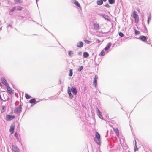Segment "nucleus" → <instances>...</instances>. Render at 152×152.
Segmentation results:
<instances>
[{
	"instance_id": "1",
	"label": "nucleus",
	"mask_w": 152,
	"mask_h": 152,
	"mask_svg": "<svg viewBox=\"0 0 152 152\" xmlns=\"http://www.w3.org/2000/svg\"><path fill=\"white\" fill-rule=\"evenodd\" d=\"M94 140L98 144H100L101 143L100 136L99 133L97 132H96V133Z\"/></svg>"
},
{
	"instance_id": "2",
	"label": "nucleus",
	"mask_w": 152,
	"mask_h": 152,
	"mask_svg": "<svg viewBox=\"0 0 152 152\" xmlns=\"http://www.w3.org/2000/svg\"><path fill=\"white\" fill-rule=\"evenodd\" d=\"M22 111V105L20 104L14 110V112L16 114H20Z\"/></svg>"
},
{
	"instance_id": "3",
	"label": "nucleus",
	"mask_w": 152,
	"mask_h": 152,
	"mask_svg": "<svg viewBox=\"0 0 152 152\" xmlns=\"http://www.w3.org/2000/svg\"><path fill=\"white\" fill-rule=\"evenodd\" d=\"M12 150L14 152H20V150L15 145H13L12 146Z\"/></svg>"
},
{
	"instance_id": "4",
	"label": "nucleus",
	"mask_w": 152,
	"mask_h": 152,
	"mask_svg": "<svg viewBox=\"0 0 152 152\" xmlns=\"http://www.w3.org/2000/svg\"><path fill=\"white\" fill-rule=\"evenodd\" d=\"M15 118V116L14 115H6V118L8 121H10L14 119Z\"/></svg>"
},
{
	"instance_id": "5",
	"label": "nucleus",
	"mask_w": 152,
	"mask_h": 152,
	"mask_svg": "<svg viewBox=\"0 0 152 152\" xmlns=\"http://www.w3.org/2000/svg\"><path fill=\"white\" fill-rule=\"evenodd\" d=\"M93 26L94 29L98 31L100 29V26L97 23H94Z\"/></svg>"
},
{
	"instance_id": "6",
	"label": "nucleus",
	"mask_w": 152,
	"mask_h": 152,
	"mask_svg": "<svg viewBox=\"0 0 152 152\" xmlns=\"http://www.w3.org/2000/svg\"><path fill=\"white\" fill-rule=\"evenodd\" d=\"M2 83L6 86L9 85L6 80L4 77H2L1 79Z\"/></svg>"
},
{
	"instance_id": "7",
	"label": "nucleus",
	"mask_w": 152,
	"mask_h": 152,
	"mask_svg": "<svg viewBox=\"0 0 152 152\" xmlns=\"http://www.w3.org/2000/svg\"><path fill=\"white\" fill-rule=\"evenodd\" d=\"M71 91L75 95H77V90L75 87L73 86L71 88Z\"/></svg>"
},
{
	"instance_id": "8",
	"label": "nucleus",
	"mask_w": 152,
	"mask_h": 152,
	"mask_svg": "<svg viewBox=\"0 0 152 152\" xmlns=\"http://www.w3.org/2000/svg\"><path fill=\"white\" fill-rule=\"evenodd\" d=\"M98 79V77H94V80L93 82V84L94 85L95 87H96V86L97 84V80Z\"/></svg>"
},
{
	"instance_id": "9",
	"label": "nucleus",
	"mask_w": 152,
	"mask_h": 152,
	"mask_svg": "<svg viewBox=\"0 0 152 152\" xmlns=\"http://www.w3.org/2000/svg\"><path fill=\"white\" fill-rule=\"evenodd\" d=\"M9 85L7 86V91L8 93H9L11 95H12V94H13V92L12 91V90L11 88L9 86Z\"/></svg>"
},
{
	"instance_id": "10",
	"label": "nucleus",
	"mask_w": 152,
	"mask_h": 152,
	"mask_svg": "<svg viewBox=\"0 0 152 152\" xmlns=\"http://www.w3.org/2000/svg\"><path fill=\"white\" fill-rule=\"evenodd\" d=\"M97 111H96V113L97 115L99 117L101 118L102 119L103 117L101 115V112H100V111L99 110L98 108H97Z\"/></svg>"
},
{
	"instance_id": "11",
	"label": "nucleus",
	"mask_w": 152,
	"mask_h": 152,
	"mask_svg": "<svg viewBox=\"0 0 152 152\" xmlns=\"http://www.w3.org/2000/svg\"><path fill=\"white\" fill-rule=\"evenodd\" d=\"M15 125L14 124L10 126V131L11 134H12L14 132V130L15 129Z\"/></svg>"
},
{
	"instance_id": "12",
	"label": "nucleus",
	"mask_w": 152,
	"mask_h": 152,
	"mask_svg": "<svg viewBox=\"0 0 152 152\" xmlns=\"http://www.w3.org/2000/svg\"><path fill=\"white\" fill-rule=\"evenodd\" d=\"M83 45V43L81 42V41H80L77 44V46L78 47L81 48L82 47Z\"/></svg>"
},
{
	"instance_id": "13",
	"label": "nucleus",
	"mask_w": 152,
	"mask_h": 152,
	"mask_svg": "<svg viewBox=\"0 0 152 152\" xmlns=\"http://www.w3.org/2000/svg\"><path fill=\"white\" fill-rule=\"evenodd\" d=\"M100 16H102L105 20H109V17L108 15H107L105 14H103L101 13L100 14Z\"/></svg>"
},
{
	"instance_id": "14",
	"label": "nucleus",
	"mask_w": 152,
	"mask_h": 152,
	"mask_svg": "<svg viewBox=\"0 0 152 152\" xmlns=\"http://www.w3.org/2000/svg\"><path fill=\"white\" fill-rule=\"evenodd\" d=\"M139 39H140L142 41H145L147 39V38L145 36L142 35L140 36Z\"/></svg>"
},
{
	"instance_id": "15",
	"label": "nucleus",
	"mask_w": 152,
	"mask_h": 152,
	"mask_svg": "<svg viewBox=\"0 0 152 152\" xmlns=\"http://www.w3.org/2000/svg\"><path fill=\"white\" fill-rule=\"evenodd\" d=\"M111 45V43H108L107 45L104 49L105 51H107V50L110 47Z\"/></svg>"
},
{
	"instance_id": "16",
	"label": "nucleus",
	"mask_w": 152,
	"mask_h": 152,
	"mask_svg": "<svg viewBox=\"0 0 152 152\" xmlns=\"http://www.w3.org/2000/svg\"><path fill=\"white\" fill-rule=\"evenodd\" d=\"M133 16L134 19L139 17L138 15L136 14V12L135 11H134L133 12Z\"/></svg>"
},
{
	"instance_id": "17",
	"label": "nucleus",
	"mask_w": 152,
	"mask_h": 152,
	"mask_svg": "<svg viewBox=\"0 0 152 152\" xmlns=\"http://www.w3.org/2000/svg\"><path fill=\"white\" fill-rule=\"evenodd\" d=\"M83 55L84 58H87L88 57L89 55L87 52H84L83 53Z\"/></svg>"
},
{
	"instance_id": "18",
	"label": "nucleus",
	"mask_w": 152,
	"mask_h": 152,
	"mask_svg": "<svg viewBox=\"0 0 152 152\" xmlns=\"http://www.w3.org/2000/svg\"><path fill=\"white\" fill-rule=\"evenodd\" d=\"M103 4V1L102 0H98L97 1V4L98 5H101Z\"/></svg>"
},
{
	"instance_id": "19",
	"label": "nucleus",
	"mask_w": 152,
	"mask_h": 152,
	"mask_svg": "<svg viewBox=\"0 0 152 152\" xmlns=\"http://www.w3.org/2000/svg\"><path fill=\"white\" fill-rule=\"evenodd\" d=\"M29 102L31 103H33V105L36 103V101L34 98L32 99H30Z\"/></svg>"
},
{
	"instance_id": "20",
	"label": "nucleus",
	"mask_w": 152,
	"mask_h": 152,
	"mask_svg": "<svg viewBox=\"0 0 152 152\" xmlns=\"http://www.w3.org/2000/svg\"><path fill=\"white\" fill-rule=\"evenodd\" d=\"M68 93L71 99H72L73 97V96L72 95L70 90H68Z\"/></svg>"
},
{
	"instance_id": "21",
	"label": "nucleus",
	"mask_w": 152,
	"mask_h": 152,
	"mask_svg": "<svg viewBox=\"0 0 152 152\" xmlns=\"http://www.w3.org/2000/svg\"><path fill=\"white\" fill-rule=\"evenodd\" d=\"M74 3L77 6L79 7L80 8H81L80 4L77 1L75 0V2H74Z\"/></svg>"
},
{
	"instance_id": "22",
	"label": "nucleus",
	"mask_w": 152,
	"mask_h": 152,
	"mask_svg": "<svg viewBox=\"0 0 152 152\" xmlns=\"http://www.w3.org/2000/svg\"><path fill=\"white\" fill-rule=\"evenodd\" d=\"M104 49H103L101 51L100 53L99 54V56H103L104 55L105 52H104Z\"/></svg>"
},
{
	"instance_id": "23",
	"label": "nucleus",
	"mask_w": 152,
	"mask_h": 152,
	"mask_svg": "<svg viewBox=\"0 0 152 152\" xmlns=\"http://www.w3.org/2000/svg\"><path fill=\"white\" fill-rule=\"evenodd\" d=\"M151 19V15H150L148 17V19L147 20V23L148 24H149V23Z\"/></svg>"
},
{
	"instance_id": "24",
	"label": "nucleus",
	"mask_w": 152,
	"mask_h": 152,
	"mask_svg": "<svg viewBox=\"0 0 152 152\" xmlns=\"http://www.w3.org/2000/svg\"><path fill=\"white\" fill-rule=\"evenodd\" d=\"M14 1L15 3H22L23 1L22 0H14Z\"/></svg>"
},
{
	"instance_id": "25",
	"label": "nucleus",
	"mask_w": 152,
	"mask_h": 152,
	"mask_svg": "<svg viewBox=\"0 0 152 152\" xmlns=\"http://www.w3.org/2000/svg\"><path fill=\"white\" fill-rule=\"evenodd\" d=\"M25 97L27 99H29L31 98V96L29 95H28L27 94H25Z\"/></svg>"
},
{
	"instance_id": "26",
	"label": "nucleus",
	"mask_w": 152,
	"mask_h": 152,
	"mask_svg": "<svg viewBox=\"0 0 152 152\" xmlns=\"http://www.w3.org/2000/svg\"><path fill=\"white\" fill-rule=\"evenodd\" d=\"M109 3L110 4H113L115 3V0H108Z\"/></svg>"
},
{
	"instance_id": "27",
	"label": "nucleus",
	"mask_w": 152,
	"mask_h": 152,
	"mask_svg": "<svg viewBox=\"0 0 152 152\" xmlns=\"http://www.w3.org/2000/svg\"><path fill=\"white\" fill-rule=\"evenodd\" d=\"M144 29L143 30V32L144 33H146L147 32L148 30H147V29L146 26L145 24L144 25Z\"/></svg>"
},
{
	"instance_id": "28",
	"label": "nucleus",
	"mask_w": 152,
	"mask_h": 152,
	"mask_svg": "<svg viewBox=\"0 0 152 152\" xmlns=\"http://www.w3.org/2000/svg\"><path fill=\"white\" fill-rule=\"evenodd\" d=\"M135 34V35H137L140 33V32L138 31L136 29H134Z\"/></svg>"
},
{
	"instance_id": "29",
	"label": "nucleus",
	"mask_w": 152,
	"mask_h": 152,
	"mask_svg": "<svg viewBox=\"0 0 152 152\" xmlns=\"http://www.w3.org/2000/svg\"><path fill=\"white\" fill-rule=\"evenodd\" d=\"M73 54V53L71 51H69L68 52V54L69 56L70 57H72V54Z\"/></svg>"
},
{
	"instance_id": "30",
	"label": "nucleus",
	"mask_w": 152,
	"mask_h": 152,
	"mask_svg": "<svg viewBox=\"0 0 152 152\" xmlns=\"http://www.w3.org/2000/svg\"><path fill=\"white\" fill-rule=\"evenodd\" d=\"M73 74L72 70L71 69L69 70V76H72Z\"/></svg>"
},
{
	"instance_id": "31",
	"label": "nucleus",
	"mask_w": 152,
	"mask_h": 152,
	"mask_svg": "<svg viewBox=\"0 0 152 152\" xmlns=\"http://www.w3.org/2000/svg\"><path fill=\"white\" fill-rule=\"evenodd\" d=\"M83 67L82 66H81L79 68H78L77 70L79 71H81V70L83 69Z\"/></svg>"
},
{
	"instance_id": "32",
	"label": "nucleus",
	"mask_w": 152,
	"mask_h": 152,
	"mask_svg": "<svg viewBox=\"0 0 152 152\" xmlns=\"http://www.w3.org/2000/svg\"><path fill=\"white\" fill-rule=\"evenodd\" d=\"M119 35L121 37H122L124 36V34L121 32H120L119 33Z\"/></svg>"
},
{
	"instance_id": "33",
	"label": "nucleus",
	"mask_w": 152,
	"mask_h": 152,
	"mask_svg": "<svg viewBox=\"0 0 152 152\" xmlns=\"http://www.w3.org/2000/svg\"><path fill=\"white\" fill-rule=\"evenodd\" d=\"M16 9V7H13V8H12V9H11L10 10V12H13L14 10Z\"/></svg>"
},
{
	"instance_id": "34",
	"label": "nucleus",
	"mask_w": 152,
	"mask_h": 152,
	"mask_svg": "<svg viewBox=\"0 0 152 152\" xmlns=\"http://www.w3.org/2000/svg\"><path fill=\"white\" fill-rule=\"evenodd\" d=\"M15 136L16 137V138L18 140L19 139V137H18V134L16 132L14 134Z\"/></svg>"
},
{
	"instance_id": "35",
	"label": "nucleus",
	"mask_w": 152,
	"mask_h": 152,
	"mask_svg": "<svg viewBox=\"0 0 152 152\" xmlns=\"http://www.w3.org/2000/svg\"><path fill=\"white\" fill-rule=\"evenodd\" d=\"M85 42H86V43L87 44H90V43L91 42V41H88V40H85Z\"/></svg>"
},
{
	"instance_id": "36",
	"label": "nucleus",
	"mask_w": 152,
	"mask_h": 152,
	"mask_svg": "<svg viewBox=\"0 0 152 152\" xmlns=\"http://www.w3.org/2000/svg\"><path fill=\"white\" fill-rule=\"evenodd\" d=\"M135 21L136 23H138L139 21V17H138V18H135Z\"/></svg>"
},
{
	"instance_id": "37",
	"label": "nucleus",
	"mask_w": 152,
	"mask_h": 152,
	"mask_svg": "<svg viewBox=\"0 0 152 152\" xmlns=\"http://www.w3.org/2000/svg\"><path fill=\"white\" fill-rule=\"evenodd\" d=\"M104 6L108 8H109L110 7V6L109 5V4L108 3H107L105 5H104Z\"/></svg>"
},
{
	"instance_id": "38",
	"label": "nucleus",
	"mask_w": 152,
	"mask_h": 152,
	"mask_svg": "<svg viewBox=\"0 0 152 152\" xmlns=\"http://www.w3.org/2000/svg\"><path fill=\"white\" fill-rule=\"evenodd\" d=\"M5 106H2V107L3 108H2V110H1V112L2 113L4 111H3V110L4 109V108H5Z\"/></svg>"
},
{
	"instance_id": "39",
	"label": "nucleus",
	"mask_w": 152,
	"mask_h": 152,
	"mask_svg": "<svg viewBox=\"0 0 152 152\" xmlns=\"http://www.w3.org/2000/svg\"><path fill=\"white\" fill-rule=\"evenodd\" d=\"M17 9L18 10H21V7H18Z\"/></svg>"
},
{
	"instance_id": "40",
	"label": "nucleus",
	"mask_w": 152,
	"mask_h": 152,
	"mask_svg": "<svg viewBox=\"0 0 152 152\" xmlns=\"http://www.w3.org/2000/svg\"><path fill=\"white\" fill-rule=\"evenodd\" d=\"M96 41L98 42V43H100L101 42L98 39H97L96 40Z\"/></svg>"
},
{
	"instance_id": "41",
	"label": "nucleus",
	"mask_w": 152,
	"mask_h": 152,
	"mask_svg": "<svg viewBox=\"0 0 152 152\" xmlns=\"http://www.w3.org/2000/svg\"><path fill=\"white\" fill-rule=\"evenodd\" d=\"M114 131L116 133L118 132V129L117 128L115 129V130H114Z\"/></svg>"
},
{
	"instance_id": "42",
	"label": "nucleus",
	"mask_w": 152,
	"mask_h": 152,
	"mask_svg": "<svg viewBox=\"0 0 152 152\" xmlns=\"http://www.w3.org/2000/svg\"><path fill=\"white\" fill-rule=\"evenodd\" d=\"M134 141H135V146L136 147H137V145H136L137 142H136V140H135Z\"/></svg>"
},
{
	"instance_id": "43",
	"label": "nucleus",
	"mask_w": 152,
	"mask_h": 152,
	"mask_svg": "<svg viewBox=\"0 0 152 152\" xmlns=\"http://www.w3.org/2000/svg\"><path fill=\"white\" fill-rule=\"evenodd\" d=\"M9 26L11 28H12V26L11 25H9L7 26V28H8Z\"/></svg>"
},
{
	"instance_id": "44",
	"label": "nucleus",
	"mask_w": 152,
	"mask_h": 152,
	"mask_svg": "<svg viewBox=\"0 0 152 152\" xmlns=\"http://www.w3.org/2000/svg\"><path fill=\"white\" fill-rule=\"evenodd\" d=\"M82 54V52H79L78 53V54L79 55H80L81 54Z\"/></svg>"
},
{
	"instance_id": "45",
	"label": "nucleus",
	"mask_w": 152,
	"mask_h": 152,
	"mask_svg": "<svg viewBox=\"0 0 152 152\" xmlns=\"http://www.w3.org/2000/svg\"><path fill=\"white\" fill-rule=\"evenodd\" d=\"M70 90V87L69 86L68 87V90Z\"/></svg>"
},
{
	"instance_id": "46",
	"label": "nucleus",
	"mask_w": 152,
	"mask_h": 152,
	"mask_svg": "<svg viewBox=\"0 0 152 152\" xmlns=\"http://www.w3.org/2000/svg\"><path fill=\"white\" fill-rule=\"evenodd\" d=\"M3 96H7V95L5 94H3Z\"/></svg>"
},
{
	"instance_id": "47",
	"label": "nucleus",
	"mask_w": 152,
	"mask_h": 152,
	"mask_svg": "<svg viewBox=\"0 0 152 152\" xmlns=\"http://www.w3.org/2000/svg\"><path fill=\"white\" fill-rule=\"evenodd\" d=\"M59 81H60V84H61V80H59Z\"/></svg>"
},
{
	"instance_id": "48",
	"label": "nucleus",
	"mask_w": 152,
	"mask_h": 152,
	"mask_svg": "<svg viewBox=\"0 0 152 152\" xmlns=\"http://www.w3.org/2000/svg\"><path fill=\"white\" fill-rule=\"evenodd\" d=\"M2 86V85L1 83H0V86Z\"/></svg>"
},
{
	"instance_id": "49",
	"label": "nucleus",
	"mask_w": 152,
	"mask_h": 152,
	"mask_svg": "<svg viewBox=\"0 0 152 152\" xmlns=\"http://www.w3.org/2000/svg\"><path fill=\"white\" fill-rule=\"evenodd\" d=\"M103 0V1H104V2H105V1H107V0Z\"/></svg>"
},
{
	"instance_id": "50",
	"label": "nucleus",
	"mask_w": 152,
	"mask_h": 152,
	"mask_svg": "<svg viewBox=\"0 0 152 152\" xmlns=\"http://www.w3.org/2000/svg\"><path fill=\"white\" fill-rule=\"evenodd\" d=\"M39 101H36V103H37V102H39Z\"/></svg>"
},
{
	"instance_id": "51",
	"label": "nucleus",
	"mask_w": 152,
	"mask_h": 152,
	"mask_svg": "<svg viewBox=\"0 0 152 152\" xmlns=\"http://www.w3.org/2000/svg\"><path fill=\"white\" fill-rule=\"evenodd\" d=\"M146 42L148 44H149V43L147 41H146Z\"/></svg>"
},
{
	"instance_id": "52",
	"label": "nucleus",
	"mask_w": 152,
	"mask_h": 152,
	"mask_svg": "<svg viewBox=\"0 0 152 152\" xmlns=\"http://www.w3.org/2000/svg\"><path fill=\"white\" fill-rule=\"evenodd\" d=\"M1 27L0 28V30H1Z\"/></svg>"
},
{
	"instance_id": "53",
	"label": "nucleus",
	"mask_w": 152,
	"mask_h": 152,
	"mask_svg": "<svg viewBox=\"0 0 152 152\" xmlns=\"http://www.w3.org/2000/svg\"><path fill=\"white\" fill-rule=\"evenodd\" d=\"M134 150H135V151H136V150H135V149Z\"/></svg>"
}]
</instances>
